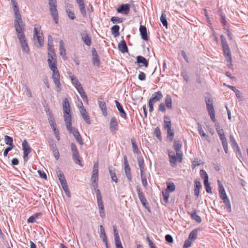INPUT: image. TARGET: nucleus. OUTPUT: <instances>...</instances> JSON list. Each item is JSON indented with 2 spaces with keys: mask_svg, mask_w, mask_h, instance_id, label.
Here are the masks:
<instances>
[{
  "mask_svg": "<svg viewBox=\"0 0 248 248\" xmlns=\"http://www.w3.org/2000/svg\"><path fill=\"white\" fill-rule=\"evenodd\" d=\"M220 38L224 54L231 53L226 38L223 35L220 36Z\"/></svg>",
  "mask_w": 248,
  "mask_h": 248,
  "instance_id": "10",
  "label": "nucleus"
},
{
  "mask_svg": "<svg viewBox=\"0 0 248 248\" xmlns=\"http://www.w3.org/2000/svg\"><path fill=\"white\" fill-rule=\"evenodd\" d=\"M16 31V32L17 36L18 39L21 37L25 36L24 34V24L23 23L14 24Z\"/></svg>",
  "mask_w": 248,
  "mask_h": 248,
  "instance_id": "5",
  "label": "nucleus"
},
{
  "mask_svg": "<svg viewBox=\"0 0 248 248\" xmlns=\"http://www.w3.org/2000/svg\"><path fill=\"white\" fill-rule=\"evenodd\" d=\"M230 139L233 148H234L235 146H237L238 144L232 135H231L230 136Z\"/></svg>",
  "mask_w": 248,
  "mask_h": 248,
  "instance_id": "56",
  "label": "nucleus"
},
{
  "mask_svg": "<svg viewBox=\"0 0 248 248\" xmlns=\"http://www.w3.org/2000/svg\"><path fill=\"white\" fill-rule=\"evenodd\" d=\"M19 39L20 43L21 44L23 51H24L27 53H29V48L27 41L25 39V36L21 37L20 39Z\"/></svg>",
  "mask_w": 248,
  "mask_h": 248,
  "instance_id": "15",
  "label": "nucleus"
},
{
  "mask_svg": "<svg viewBox=\"0 0 248 248\" xmlns=\"http://www.w3.org/2000/svg\"><path fill=\"white\" fill-rule=\"evenodd\" d=\"M48 59H50L51 61H57L56 55L55 53H47Z\"/></svg>",
  "mask_w": 248,
  "mask_h": 248,
  "instance_id": "62",
  "label": "nucleus"
},
{
  "mask_svg": "<svg viewBox=\"0 0 248 248\" xmlns=\"http://www.w3.org/2000/svg\"><path fill=\"white\" fill-rule=\"evenodd\" d=\"M118 48L119 50L122 53H125L128 51V48L124 39L122 40L119 44Z\"/></svg>",
  "mask_w": 248,
  "mask_h": 248,
  "instance_id": "26",
  "label": "nucleus"
},
{
  "mask_svg": "<svg viewBox=\"0 0 248 248\" xmlns=\"http://www.w3.org/2000/svg\"><path fill=\"white\" fill-rule=\"evenodd\" d=\"M69 75L72 84L74 85L76 89L81 86V85L78 81V79L76 77H75L73 74L70 73Z\"/></svg>",
  "mask_w": 248,
  "mask_h": 248,
  "instance_id": "19",
  "label": "nucleus"
},
{
  "mask_svg": "<svg viewBox=\"0 0 248 248\" xmlns=\"http://www.w3.org/2000/svg\"><path fill=\"white\" fill-rule=\"evenodd\" d=\"M198 131L201 136L205 137L206 139L207 138L208 136L204 132L201 124H198Z\"/></svg>",
  "mask_w": 248,
  "mask_h": 248,
  "instance_id": "50",
  "label": "nucleus"
},
{
  "mask_svg": "<svg viewBox=\"0 0 248 248\" xmlns=\"http://www.w3.org/2000/svg\"><path fill=\"white\" fill-rule=\"evenodd\" d=\"M131 143H132V147H133V152L135 154H136L137 155L140 154V150L138 149V147L137 145L136 142L135 140H134V139H132L131 140Z\"/></svg>",
  "mask_w": 248,
  "mask_h": 248,
  "instance_id": "43",
  "label": "nucleus"
},
{
  "mask_svg": "<svg viewBox=\"0 0 248 248\" xmlns=\"http://www.w3.org/2000/svg\"><path fill=\"white\" fill-rule=\"evenodd\" d=\"M23 153H24V160L25 161L28 160V155L31 152V148L30 147L26 140H24L22 144Z\"/></svg>",
  "mask_w": 248,
  "mask_h": 248,
  "instance_id": "6",
  "label": "nucleus"
},
{
  "mask_svg": "<svg viewBox=\"0 0 248 248\" xmlns=\"http://www.w3.org/2000/svg\"><path fill=\"white\" fill-rule=\"evenodd\" d=\"M198 232V229H195L193 230L189 235L188 239L192 241L195 240L197 238Z\"/></svg>",
  "mask_w": 248,
  "mask_h": 248,
  "instance_id": "37",
  "label": "nucleus"
},
{
  "mask_svg": "<svg viewBox=\"0 0 248 248\" xmlns=\"http://www.w3.org/2000/svg\"><path fill=\"white\" fill-rule=\"evenodd\" d=\"M98 168L99 164L98 162H95L93 165L91 177V188L93 190V189L96 191L97 204L103 203L100 191L97 188L98 181Z\"/></svg>",
  "mask_w": 248,
  "mask_h": 248,
  "instance_id": "1",
  "label": "nucleus"
},
{
  "mask_svg": "<svg viewBox=\"0 0 248 248\" xmlns=\"http://www.w3.org/2000/svg\"><path fill=\"white\" fill-rule=\"evenodd\" d=\"M78 107L79 108V111L81 115L87 113L86 110L84 108L83 103L81 101H80L79 104L78 105Z\"/></svg>",
  "mask_w": 248,
  "mask_h": 248,
  "instance_id": "52",
  "label": "nucleus"
},
{
  "mask_svg": "<svg viewBox=\"0 0 248 248\" xmlns=\"http://www.w3.org/2000/svg\"><path fill=\"white\" fill-rule=\"evenodd\" d=\"M224 55L225 56L226 61L228 63V64H227V67L229 69H233V65L232 63V59L231 53H228V54H224Z\"/></svg>",
  "mask_w": 248,
  "mask_h": 248,
  "instance_id": "27",
  "label": "nucleus"
},
{
  "mask_svg": "<svg viewBox=\"0 0 248 248\" xmlns=\"http://www.w3.org/2000/svg\"><path fill=\"white\" fill-rule=\"evenodd\" d=\"M165 106H166L164 103H160L158 106V110L165 113L166 112Z\"/></svg>",
  "mask_w": 248,
  "mask_h": 248,
  "instance_id": "64",
  "label": "nucleus"
},
{
  "mask_svg": "<svg viewBox=\"0 0 248 248\" xmlns=\"http://www.w3.org/2000/svg\"><path fill=\"white\" fill-rule=\"evenodd\" d=\"M165 105L169 109H171L172 108V99L171 96L169 94H167L165 97Z\"/></svg>",
  "mask_w": 248,
  "mask_h": 248,
  "instance_id": "29",
  "label": "nucleus"
},
{
  "mask_svg": "<svg viewBox=\"0 0 248 248\" xmlns=\"http://www.w3.org/2000/svg\"><path fill=\"white\" fill-rule=\"evenodd\" d=\"M77 90L78 91V92L80 94L81 97L83 99V100L85 101L87 103L88 102V97L86 94V93L84 91L82 86L79 87L77 88Z\"/></svg>",
  "mask_w": 248,
  "mask_h": 248,
  "instance_id": "28",
  "label": "nucleus"
},
{
  "mask_svg": "<svg viewBox=\"0 0 248 248\" xmlns=\"http://www.w3.org/2000/svg\"><path fill=\"white\" fill-rule=\"evenodd\" d=\"M61 185L62 187V188H63V190L64 191V192H65V194L66 195V196L68 197H70L71 194H70V192L69 190L68 186L67 185V183H65L64 184H62Z\"/></svg>",
  "mask_w": 248,
  "mask_h": 248,
  "instance_id": "47",
  "label": "nucleus"
},
{
  "mask_svg": "<svg viewBox=\"0 0 248 248\" xmlns=\"http://www.w3.org/2000/svg\"><path fill=\"white\" fill-rule=\"evenodd\" d=\"M139 30L141 36V38L144 40L147 41L148 40V37L147 33V29L145 26L140 25Z\"/></svg>",
  "mask_w": 248,
  "mask_h": 248,
  "instance_id": "24",
  "label": "nucleus"
},
{
  "mask_svg": "<svg viewBox=\"0 0 248 248\" xmlns=\"http://www.w3.org/2000/svg\"><path fill=\"white\" fill-rule=\"evenodd\" d=\"M124 172L125 175L129 182L132 181V176L131 174V170L129 165L124 166Z\"/></svg>",
  "mask_w": 248,
  "mask_h": 248,
  "instance_id": "30",
  "label": "nucleus"
},
{
  "mask_svg": "<svg viewBox=\"0 0 248 248\" xmlns=\"http://www.w3.org/2000/svg\"><path fill=\"white\" fill-rule=\"evenodd\" d=\"M175 189V186L173 183L167 184V187L166 190L170 192H173Z\"/></svg>",
  "mask_w": 248,
  "mask_h": 248,
  "instance_id": "51",
  "label": "nucleus"
},
{
  "mask_svg": "<svg viewBox=\"0 0 248 248\" xmlns=\"http://www.w3.org/2000/svg\"><path fill=\"white\" fill-rule=\"evenodd\" d=\"M136 189L138 194L139 199L144 197V194L141 191V188L139 186H137Z\"/></svg>",
  "mask_w": 248,
  "mask_h": 248,
  "instance_id": "59",
  "label": "nucleus"
},
{
  "mask_svg": "<svg viewBox=\"0 0 248 248\" xmlns=\"http://www.w3.org/2000/svg\"><path fill=\"white\" fill-rule=\"evenodd\" d=\"M173 147L176 151V155L179 159V162H181L182 160V154L180 153V151L182 147V144L180 140H175L174 142Z\"/></svg>",
  "mask_w": 248,
  "mask_h": 248,
  "instance_id": "8",
  "label": "nucleus"
},
{
  "mask_svg": "<svg viewBox=\"0 0 248 248\" xmlns=\"http://www.w3.org/2000/svg\"><path fill=\"white\" fill-rule=\"evenodd\" d=\"M162 97L163 95L161 92L157 91L152 94V97L149 100V102L154 104L157 102L160 101L162 99Z\"/></svg>",
  "mask_w": 248,
  "mask_h": 248,
  "instance_id": "9",
  "label": "nucleus"
},
{
  "mask_svg": "<svg viewBox=\"0 0 248 248\" xmlns=\"http://www.w3.org/2000/svg\"><path fill=\"white\" fill-rule=\"evenodd\" d=\"M41 27H34L33 29V39L37 40L39 46H42L43 45L44 39L42 33L39 32Z\"/></svg>",
  "mask_w": 248,
  "mask_h": 248,
  "instance_id": "4",
  "label": "nucleus"
},
{
  "mask_svg": "<svg viewBox=\"0 0 248 248\" xmlns=\"http://www.w3.org/2000/svg\"><path fill=\"white\" fill-rule=\"evenodd\" d=\"M120 27L118 25H114L111 28V33L115 37H117L119 35Z\"/></svg>",
  "mask_w": 248,
  "mask_h": 248,
  "instance_id": "34",
  "label": "nucleus"
},
{
  "mask_svg": "<svg viewBox=\"0 0 248 248\" xmlns=\"http://www.w3.org/2000/svg\"><path fill=\"white\" fill-rule=\"evenodd\" d=\"M200 173L201 177L202 178V179H203V180H205V178H207V179H208V174L206 173V172L204 170H201L200 171Z\"/></svg>",
  "mask_w": 248,
  "mask_h": 248,
  "instance_id": "61",
  "label": "nucleus"
},
{
  "mask_svg": "<svg viewBox=\"0 0 248 248\" xmlns=\"http://www.w3.org/2000/svg\"><path fill=\"white\" fill-rule=\"evenodd\" d=\"M101 100L102 98H100L98 101L99 106L102 111L103 115L106 116L108 114L106 104L104 101H101Z\"/></svg>",
  "mask_w": 248,
  "mask_h": 248,
  "instance_id": "22",
  "label": "nucleus"
},
{
  "mask_svg": "<svg viewBox=\"0 0 248 248\" xmlns=\"http://www.w3.org/2000/svg\"><path fill=\"white\" fill-rule=\"evenodd\" d=\"M135 63H139V67H141L142 66L147 67L148 66V61L144 57L141 56H138L137 57V62H136Z\"/></svg>",
  "mask_w": 248,
  "mask_h": 248,
  "instance_id": "13",
  "label": "nucleus"
},
{
  "mask_svg": "<svg viewBox=\"0 0 248 248\" xmlns=\"http://www.w3.org/2000/svg\"><path fill=\"white\" fill-rule=\"evenodd\" d=\"M163 196V199L164 202L166 203H167L168 202V199L169 197V192L166 190L164 192H162Z\"/></svg>",
  "mask_w": 248,
  "mask_h": 248,
  "instance_id": "57",
  "label": "nucleus"
},
{
  "mask_svg": "<svg viewBox=\"0 0 248 248\" xmlns=\"http://www.w3.org/2000/svg\"><path fill=\"white\" fill-rule=\"evenodd\" d=\"M191 217L198 223H201L202 221L201 217L196 214V211L191 214Z\"/></svg>",
  "mask_w": 248,
  "mask_h": 248,
  "instance_id": "48",
  "label": "nucleus"
},
{
  "mask_svg": "<svg viewBox=\"0 0 248 248\" xmlns=\"http://www.w3.org/2000/svg\"><path fill=\"white\" fill-rule=\"evenodd\" d=\"M217 183L219 187V193L220 195V198L222 199L223 198H225L228 197L226 193L225 190L224 188V187L220 180L217 181Z\"/></svg>",
  "mask_w": 248,
  "mask_h": 248,
  "instance_id": "20",
  "label": "nucleus"
},
{
  "mask_svg": "<svg viewBox=\"0 0 248 248\" xmlns=\"http://www.w3.org/2000/svg\"><path fill=\"white\" fill-rule=\"evenodd\" d=\"M194 195L196 198H198L200 195V190L202 187V184L201 182L197 180L194 181Z\"/></svg>",
  "mask_w": 248,
  "mask_h": 248,
  "instance_id": "21",
  "label": "nucleus"
},
{
  "mask_svg": "<svg viewBox=\"0 0 248 248\" xmlns=\"http://www.w3.org/2000/svg\"><path fill=\"white\" fill-rule=\"evenodd\" d=\"M115 103L116 104V106L118 110L119 111L121 116L122 118H124V119H126V114L125 112L124 109H123V108L121 104L117 100H115Z\"/></svg>",
  "mask_w": 248,
  "mask_h": 248,
  "instance_id": "17",
  "label": "nucleus"
},
{
  "mask_svg": "<svg viewBox=\"0 0 248 248\" xmlns=\"http://www.w3.org/2000/svg\"><path fill=\"white\" fill-rule=\"evenodd\" d=\"M15 14L16 19L14 21V24L21 23L22 24L23 22L21 19V16L19 13L18 7H15V11H14Z\"/></svg>",
  "mask_w": 248,
  "mask_h": 248,
  "instance_id": "23",
  "label": "nucleus"
},
{
  "mask_svg": "<svg viewBox=\"0 0 248 248\" xmlns=\"http://www.w3.org/2000/svg\"><path fill=\"white\" fill-rule=\"evenodd\" d=\"M63 118L65 123V124H67L69 125V123L71 122V115L70 114V107H63Z\"/></svg>",
  "mask_w": 248,
  "mask_h": 248,
  "instance_id": "7",
  "label": "nucleus"
},
{
  "mask_svg": "<svg viewBox=\"0 0 248 248\" xmlns=\"http://www.w3.org/2000/svg\"><path fill=\"white\" fill-rule=\"evenodd\" d=\"M92 52L93 65L95 66H99L100 61L96 50L95 48H93Z\"/></svg>",
  "mask_w": 248,
  "mask_h": 248,
  "instance_id": "11",
  "label": "nucleus"
},
{
  "mask_svg": "<svg viewBox=\"0 0 248 248\" xmlns=\"http://www.w3.org/2000/svg\"><path fill=\"white\" fill-rule=\"evenodd\" d=\"M138 165L140 169V172L144 171V160L142 157H139L138 158Z\"/></svg>",
  "mask_w": 248,
  "mask_h": 248,
  "instance_id": "41",
  "label": "nucleus"
},
{
  "mask_svg": "<svg viewBox=\"0 0 248 248\" xmlns=\"http://www.w3.org/2000/svg\"><path fill=\"white\" fill-rule=\"evenodd\" d=\"M98 206L99 209V214L100 216L102 218H104L105 217V214L104 211V207L103 203H98L97 204Z\"/></svg>",
  "mask_w": 248,
  "mask_h": 248,
  "instance_id": "42",
  "label": "nucleus"
},
{
  "mask_svg": "<svg viewBox=\"0 0 248 248\" xmlns=\"http://www.w3.org/2000/svg\"><path fill=\"white\" fill-rule=\"evenodd\" d=\"M129 4H123L117 9L118 13L127 15L129 12Z\"/></svg>",
  "mask_w": 248,
  "mask_h": 248,
  "instance_id": "12",
  "label": "nucleus"
},
{
  "mask_svg": "<svg viewBox=\"0 0 248 248\" xmlns=\"http://www.w3.org/2000/svg\"><path fill=\"white\" fill-rule=\"evenodd\" d=\"M110 21H112L113 23H120L123 22V19L120 17L113 16L111 18Z\"/></svg>",
  "mask_w": 248,
  "mask_h": 248,
  "instance_id": "55",
  "label": "nucleus"
},
{
  "mask_svg": "<svg viewBox=\"0 0 248 248\" xmlns=\"http://www.w3.org/2000/svg\"><path fill=\"white\" fill-rule=\"evenodd\" d=\"M206 104L208 113L215 111L213 107V100L211 98H208L206 100Z\"/></svg>",
  "mask_w": 248,
  "mask_h": 248,
  "instance_id": "25",
  "label": "nucleus"
},
{
  "mask_svg": "<svg viewBox=\"0 0 248 248\" xmlns=\"http://www.w3.org/2000/svg\"><path fill=\"white\" fill-rule=\"evenodd\" d=\"M177 159L179 161V159L178 158V157H176V156H172V157H170L169 158L170 162L171 164V165L173 167H175L177 165L176 161Z\"/></svg>",
  "mask_w": 248,
  "mask_h": 248,
  "instance_id": "49",
  "label": "nucleus"
},
{
  "mask_svg": "<svg viewBox=\"0 0 248 248\" xmlns=\"http://www.w3.org/2000/svg\"><path fill=\"white\" fill-rule=\"evenodd\" d=\"M51 15L53 17V20L55 23H58V13L56 8V6H52L49 7Z\"/></svg>",
  "mask_w": 248,
  "mask_h": 248,
  "instance_id": "16",
  "label": "nucleus"
},
{
  "mask_svg": "<svg viewBox=\"0 0 248 248\" xmlns=\"http://www.w3.org/2000/svg\"><path fill=\"white\" fill-rule=\"evenodd\" d=\"M221 143L225 153L227 154L228 152V147L227 140H226L224 141H221Z\"/></svg>",
  "mask_w": 248,
  "mask_h": 248,
  "instance_id": "58",
  "label": "nucleus"
},
{
  "mask_svg": "<svg viewBox=\"0 0 248 248\" xmlns=\"http://www.w3.org/2000/svg\"><path fill=\"white\" fill-rule=\"evenodd\" d=\"M82 117L83 119L84 120V121L88 124H91V121L90 120V117H89V116L88 115V114L87 112L85 114L82 115Z\"/></svg>",
  "mask_w": 248,
  "mask_h": 248,
  "instance_id": "60",
  "label": "nucleus"
},
{
  "mask_svg": "<svg viewBox=\"0 0 248 248\" xmlns=\"http://www.w3.org/2000/svg\"><path fill=\"white\" fill-rule=\"evenodd\" d=\"M48 65L49 68L52 71V78L57 87V92H60L61 91V84L60 83V75L57 67V61H51L50 59H47Z\"/></svg>",
  "mask_w": 248,
  "mask_h": 248,
  "instance_id": "2",
  "label": "nucleus"
},
{
  "mask_svg": "<svg viewBox=\"0 0 248 248\" xmlns=\"http://www.w3.org/2000/svg\"><path fill=\"white\" fill-rule=\"evenodd\" d=\"M60 54L63 57V59L65 60L66 59L65 57V49L64 46V43L62 40H61L60 41Z\"/></svg>",
  "mask_w": 248,
  "mask_h": 248,
  "instance_id": "31",
  "label": "nucleus"
},
{
  "mask_svg": "<svg viewBox=\"0 0 248 248\" xmlns=\"http://www.w3.org/2000/svg\"><path fill=\"white\" fill-rule=\"evenodd\" d=\"M164 127L166 129L171 128V124L170 118L168 116H164Z\"/></svg>",
  "mask_w": 248,
  "mask_h": 248,
  "instance_id": "35",
  "label": "nucleus"
},
{
  "mask_svg": "<svg viewBox=\"0 0 248 248\" xmlns=\"http://www.w3.org/2000/svg\"><path fill=\"white\" fill-rule=\"evenodd\" d=\"M109 172L110 174V175L111 176V178L112 181H114L115 182H117V178L115 172V170L114 168H112L111 167H109Z\"/></svg>",
  "mask_w": 248,
  "mask_h": 248,
  "instance_id": "33",
  "label": "nucleus"
},
{
  "mask_svg": "<svg viewBox=\"0 0 248 248\" xmlns=\"http://www.w3.org/2000/svg\"><path fill=\"white\" fill-rule=\"evenodd\" d=\"M69 125L68 124H65L66 128L69 131V133L73 135L76 140L80 145H83V142L82 139L78 130L76 128L72 127V123H69Z\"/></svg>",
  "mask_w": 248,
  "mask_h": 248,
  "instance_id": "3",
  "label": "nucleus"
},
{
  "mask_svg": "<svg viewBox=\"0 0 248 248\" xmlns=\"http://www.w3.org/2000/svg\"><path fill=\"white\" fill-rule=\"evenodd\" d=\"M223 203L226 205L227 207V209L229 212H231L232 209H231V205L230 202V201L228 197L227 198H223L222 199Z\"/></svg>",
  "mask_w": 248,
  "mask_h": 248,
  "instance_id": "40",
  "label": "nucleus"
},
{
  "mask_svg": "<svg viewBox=\"0 0 248 248\" xmlns=\"http://www.w3.org/2000/svg\"><path fill=\"white\" fill-rule=\"evenodd\" d=\"M5 142L7 145H9L11 146H13V138L9 136L6 135L4 137Z\"/></svg>",
  "mask_w": 248,
  "mask_h": 248,
  "instance_id": "46",
  "label": "nucleus"
},
{
  "mask_svg": "<svg viewBox=\"0 0 248 248\" xmlns=\"http://www.w3.org/2000/svg\"><path fill=\"white\" fill-rule=\"evenodd\" d=\"M72 155L73 156L74 160L76 164H78L80 166H82V165L80 164L81 160L80 159V156L78 154V151L73 152Z\"/></svg>",
  "mask_w": 248,
  "mask_h": 248,
  "instance_id": "36",
  "label": "nucleus"
},
{
  "mask_svg": "<svg viewBox=\"0 0 248 248\" xmlns=\"http://www.w3.org/2000/svg\"><path fill=\"white\" fill-rule=\"evenodd\" d=\"M81 38L84 43L87 46H90L91 45V38L89 34L87 33H82L81 34Z\"/></svg>",
  "mask_w": 248,
  "mask_h": 248,
  "instance_id": "18",
  "label": "nucleus"
},
{
  "mask_svg": "<svg viewBox=\"0 0 248 248\" xmlns=\"http://www.w3.org/2000/svg\"><path fill=\"white\" fill-rule=\"evenodd\" d=\"M100 237L102 239V240L104 242H105L107 241V236L105 233V229H104L102 225L100 226Z\"/></svg>",
  "mask_w": 248,
  "mask_h": 248,
  "instance_id": "38",
  "label": "nucleus"
},
{
  "mask_svg": "<svg viewBox=\"0 0 248 248\" xmlns=\"http://www.w3.org/2000/svg\"><path fill=\"white\" fill-rule=\"evenodd\" d=\"M140 177L141 178L142 184L144 187H146L147 185V182L146 177L144 175L143 172H140Z\"/></svg>",
  "mask_w": 248,
  "mask_h": 248,
  "instance_id": "54",
  "label": "nucleus"
},
{
  "mask_svg": "<svg viewBox=\"0 0 248 248\" xmlns=\"http://www.w3.org/2000/svg\"><path fill=\"white\" fill-rule=\"evenodd\" d=\"M154 133L157 139H161V132L159 130V128L158 127H156L155 128L154 131Z\"/></svg>",
  "mask_w": 248,
  "mask_h": 248,
  "instance_id": "63",
  "label": "nucleus"
},
{
  "mask_svg": "<svg viewBox=\"0 0 248 248\" xmlns=\"http://www.w3.org/2000/svg\"><path fill=\"white\" fill-rule=\"evenodd\" d=\"M115 242L116 245V248H123L122 245L120 237L115 238Z\"/></svg>",
  "mask_w": 248,
  "mask_h": 248,
  "instance_id": "53",
  "label": "nucleus"
},
{
  "mask_svg": "<svg viewBox=\"0 0 248 248\" xmlns=\"http://www.w3.org/2000/svg\"><path fill=\"white\" fill-rule=\"evenodd\" d=\"M118 123L115 117H112L110 121L109 128L111 132H115L118 130Z\"/></svg>",
  "mask_w": 248,
  "mask_h": 248,
  "instance_id": "14",
  "label": "nucleus"
},
{
  "mask_svg": "<svg viewBox=\"0 0 248 248\" xmlns=\"http://www.w3.org/2000/svg\"><path fill=\"white\" fill-rule=\"evenodd\" d=\"M167 137L170 139V141H172L174 138V132L171 128L167 129Z\"/></svg>",
  "mask_w": 248,
  "mask_h": 248,
  "instance_id": "44",
  "label": "nucleus"
},
{
  "mask_svg": "<svg viewBox=\"0 0 248 248\" xmlns=\"http://www.w3.org/2000/svg\"><path fill=\"white\" fill-rule=\"evenodd\" d=\"M160 21L162 22L163 25L167 28L168 24L166 19V15L165 14V11L162 12L161 17L160 18Z\"/></svg>",
  "mask_w": 248,
  "mask_h": 248,
  "instance_id": "39",
  "label": "nucleus"
},
{
  "mask_svg": "<svg viewBox=\"0 0 248 248\" xmlns=\"http://www.w3.org/2000/svg\"><path fill=\"white\" fill-rule=\"evenodd\" d=\"M78 5L82 15L83 17H85L86 16V12L84 2L78 4Z\"/></svg>",
  "mask_w": 248,
  "mask_h": 248,
  "instance_id": "45",
  "label": "nucleus"
},
{
  "mask_svg": "<svg viewBox=\"0 0 248 248\" xmlns=\"http://www.w3.org/2000/svg\"><path fill=\"white\" fill-rule=\"evenodd\" d=\"M57 174L59 178V181H60V183L61 185L64 184L65 183H66V181L65 180V178L64 177V174L63 172L61 170H58L57 171Z\"/></svg>",
  "mask_w": 248,
  "mask_h": 248,
  "instance_id": "32",
  "label": "nucleus"
}]
</instances>
